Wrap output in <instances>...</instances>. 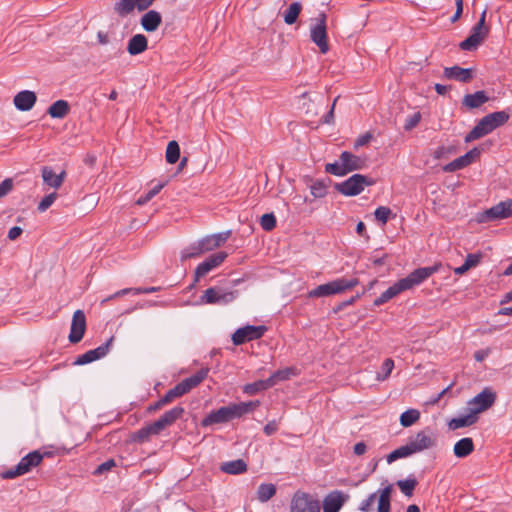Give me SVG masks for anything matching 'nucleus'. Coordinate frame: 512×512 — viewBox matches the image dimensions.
<instances>
[{
    "label": "nucleus",
    "mask_w": 512,
    "mask_h": 512,
    "mask_svg": "<svg viewBox=\"0 0 512 512\" xmlns=\"http://www.w3.org/2000/svg\"><path fill=\"white\" fill-rule=\"evenodd\" d=\"M438 265L429 267H420L413 270L408 276L395 282L392 286L386 289L379 297L374 300V306H381L396 297L400 293L410 290L415 286L420 285L430 276L438 271Z\"/></svg>",
    "instance_id": "obj_1"
},
{
    "label": "nucleus",
    "mask_w": 512,
    "mask_h": 512,
    "mask_svg": "<svg viewBox=\"0 0 512 512\" xmlns=\"http://www.w3.org/2000/svg\"><path fill=\"white\" fill-rule=\"evenodd\" d=\"M259 405V401L231 403L219 409L212 410L202 419V426L208 427L216 424L228 423L234 419L252 412Z\"/></svg>",
    "instance_id": "obj_2"
},
{
    "label": "nucleus",
    "mask_w": 512,
    "mask_h": 512,
    "mask_svg": "<svg viewBox=\"0 0 512 512\" xmlns=\"http://www.w3.org/2000/svg\"><path fill=\"white\" fill-rule=\"evenodd\" d=\"M509 119V114L505 111H497L487 114L475 125V127L465 136V142L477 140L496 128L504 125Z\"/></svg>",
    "instance_id": "obj_3"
},
{
    "label": "nucleus",
    "mask_w": 512,
    "mask_h": 512,
    "mask_svg": "<svg viewBox=\"0 0 512 512\" xmlns=\"http://www.w3.org/2000/svg\"><path fill=\"white\" fill-rule=\"evenodd\" d=\"M364 165L365 161L359 156L348 151H343L337 161L325 165V172L341 177L352 171L362 169Z\"/></svg>",
    "instance_id": "obj_4"
},
{
    "label": "nucleus",
    "mask_w": 512,
    "mask_h": 512,
    "mask_svg": "<svg viewBox=\"0 0 512 512\" xmlns=\"http://www.w3.org/2000/svg\"><path fill=\"white\" fill-rule=\"evenodd\" d=\"M53 455V451H45L44 454H40L38 450H33L24 456L15 468L0 473V478L14 479L18 476L24 475L28 473L33 467L38 466L41 463L43 457H51Z\"/></svg>",
    "instance_id": "obj_5"
},
{
    "label": "nucleus",
    "mask_w": 512,
    "mask_h": 512,
    "mask_svg": "<svg viewBox=\"0 0 512 512\" xmlns=\"http://www.w3.org/2000/svg\"><path fill=\"white\" fill-rule=\"evenodd\" d=\"M376 181L367 175L353 174L343 182L336 183L334 188L344 196L352 197L359 195L365 187L372 186Z\"/></svg>",
    "instance_id": "obj_6"
},
{
    "label": "nucleus",
    "mask_w": 512,
    "mask_h": 512,
    "mask_svg": "<svg viewBox=\"0 0 512 512\" xmlns=\"http://www.w3.org/2000/svg\"><path fill=\"white\" fill-rule=\"evenodd\" d=\"M357 284L358 280L356 278H339L331 282L317 286L316 288L310 290L307 296L309 298L327 297L342 293L345 290L352 289Z\"/></svg>",
    "instance_id": "obj_7"
},
{
    "label": "nucleus",
    "mask_w": 512,
    "mask_h": 512,
    "mask_svg": "<svg viewBox=\"0 0 512 512\" xmlns=\"http://www.w3.org/2000/svg\"><path fill=\"white\" fill-rule=\"evenodd\" d=\"M238 296V291L227 290L221 286H214L206 289L199 298V304L205 305H227L233 302Z\"/></svg>",
    "instance_id": "obj_8"
},
{
    "label": "nucleus",
    "mask_w": 512,
    "mask_h": 512,
    "mask_svg": "<svg viewBox=\"0 0 512 512\" xmlns=\"http://www.w3.org/2000/svg\"><path fill=\"white\" fill-rule=\"evenodd\" d=\"M310 38L312 42L319 48L322 54H326L329 51V45L327 41V29H326V15L320 13L310 27Z\"/></svg>",
    "instance_id": "obj_9"
},
{
    "label": "nucleus",
    "mask_w": 512,
    "mask_h": 512,
    "mask_svg": "<svg viewBox=\"0 0 512 512\" xmlns=\"http://www.w3.org/2000/svg\"><path fill=\"white\" fill-rule=\"evenodd\" d=\"M512 217V199L501 201L479 214L478 221L490 222Z\"/></svg>",
    "instance_id": "obj_10"
},
{
    "label": "nucleus",
    "mask_w": 512,
    "mask_h": 512,
    "mask_svg": "<svg viewBox=\"0 0 512 512\" xmlns=\"http://www.w3.org/2000/svg\"><path fill=\"white\" fill-rule=\"evenodd\" d=\"M291 512H320V504L310 494L297 491L291 500Z\"/></svg>",
    "instance_id": "obj_11"
},
{
    "label": "nucleus",
    "mask_w": 512,
    "mask_h": 512,
    "mask_svg": "<svg viewBox=\"0 0 512 512\" xmlns=\"http://www.w3.org/2000/svg\"><path fill=\"white\" fill-rule=\"evenodd\" d=\"M495 400L496 394L490 388H485L468 401L467 411H472L478 416L480 412L489 409L494 404Z\"/></svg>",
    "instance_id": "obj_12"
},
{
    "label": "nucleus",
    "mask_w": 512,
    "mask_h": 512,
    "mask_svg": "<svg viewBox=\"0 0 512 512\" xmlns=\"http://www.w3.org/2000/svg\"><path fill=\"white\" fill-rule=\"evenodd\" d=\"M228 254L224 251L216 252L209 257H207L203 262L198 264L194 273V281L191 285V288L195 286V284L199 281L201 277H204L213 269L219 267L224 260L227 258Z\"/></svg>",
    "instance_id": "obj_13"
},
{
    "label": "nucleus",
    "mask_w": 512,
    "mask_h": 512,
    "mask_svg": "<svg viewBox=\"0 0 512 512\" xmlns=\"http://www.w3.org/2000/svg\"><path fill=\"white\" fill-rule=\"evenodd\" d=\"M266 331H267V327L264 325H260V326L247 325V326L238 328L232 335L233 344L241 345L248 341L260 339L265 334Z\"/></svg>",
    "instance_id": "obj_14"
},
{
    "label": "nucleus",
    "mask_w": 512,
    "mask_h": 512,
    "mask_svg": "<svg viewBox=\"0 0 512 512\" xmlns=\"http://www.w3.org/2000/svg\"><path fill=\"white\" fill-rule=\"evenodd\" d=\"M155 0H118L114 4V11L120 17H126L137 9L139 12L146 11L153 5Z\"/></svg>",
    "instance_id": "obj_15"
},
{
    "label": "nucleus",
    "mask_w": 512,
    "mask_h": 512,
    "mask_svg": "<svg viewBox=\"0 0 512 512\" xmlns=\"http://www.w3.org/2000/svg\"><path fill=\"white\" fill-rule=\"evenodd\" d=\"M488 33V27H481L475 24L470 31V35L459 44L460 49L463 51H475L485 40Z\"/></svg>",
    "instance_id": "obj_16"
},
{
    "label": "nucleus",
    "mask_w": 512,
    "mask_h": 512,
    "mask_svg": "<svg viewBox=\"0 0 512 512\" xmlns=\"http://www.w3.org/2000/svg\"><path fill=\"white\" fill-rule=\"evenodd\" d=\"M114 340V337H110L105 343L101 344L95 349H91L83 353L82 355H79L76 360L74 361L75 365H86L93 361L99 360L103 357H105L109 350L110 346Z\"/></svg>",
    "instance_id": "obj_17"
},
{
    "label": "nucleus",
    "mask_w": 512,
    "mask_h": 512,
    "mask_svg": "<svg viewBox=\"0 0 512 512\" xmlns=\"http://www.w3.org/2000/svg\"><path fill=\"white\" fill-rule=\"evenodd\" d=\"M86 329V317L82 310H76L73 314L69 341L71 343H78L82 340Z\"/></svg>",
    "instance_id": "obj_18"
},
{
    "label": "nucleus",
    "mask_w": 512,
    "mask_h": 512,
    "mask_svg": "<svg viewBox=\"0 0 512 512\" xmlns=\"http://www.w3.org/2000/svg\"><path fill=\"white\" fill-rule=\"evenodd\" d=\"M480 155V150L478 148H473L470 151H468L463 156L458 157L457 159L453 160L452 162L448 163L444 166V171L446 172H454L457 170H460L469 164L472 163V161L477 158Z\"/></svg>",
    "instance_id": "obj_19"
},
{
    "label": "nucleus",
    "mask_w": 512,
    "mask_h": 512,
    "mask_svg": "<svg viewBox=\"0 0 512 512\" xmlns=\"http://www.w3.org/2000/svg\"><path fill=\"white\" fill-rule=\"evenodd\" d=\"M37 97L33 91L23 90L14 96L15 107L20 111H29L36 103Z\"/></svg>",
    "instance_id": "obj_20"
},
{
    "label": "nucleus",
    "mask_w": 512,
    "mask_h": 512,
    "mask_svg": "<svg viewBox=\"0 0 512 512\" xmlns=\"http://www.w3.org/2000/svg\"><path fill=\"white\" fill-rule=\"evenodd\" d=\"M437 445L435 435L427 430L419 432L410 444L401 446L400 448H430Z\"/></svg>",
    "instance_id": "obj_21"
},
{
    "label": "nucleus",
    "mask_w": 512,
    "mask_h": 512,
    "mask_svg": "<svg viewBox=\"0 0 512 512\" xmlns=\"http://www.w3.org/2000/svg\"><path fill=\"white\" fill-rule=\"evenodd\" d=\"M162 23V16L156 10H149L140 19V24L146 32L156 31Z\"/></svg>",
    "instance_id": "obj_22"
},
{
    "label": "nucleus",
    "mask_w": 512,
    "mask_h": 512,
    "mask_svg": "<svg viewBox=\"0 0 512 512\" xmlns=\"http://www.w3.org/2000/svg\"><path fill=\"white\" fill-rule=\"evenodd\" d=\"M444 76L448 79L457 80L462 83L469 82L472 77V69L470 68H461L459 66L446 67L444 69Z\"/></svg>",
    "instance_id": "obj_23"
},
{
    "label": "nucleus",
    "mask_w": 512,
    "mask_h": 512,
    "mask_svg": "<svg viewBox=\"0 0 512 512\" xmlns=\"http://www.w3.org/2000/svg\"><path fill=\"white\" fill-rule=\"evenodd\" d=\"M147 48L148 40L143 34H136L132 36L127 44V52L132 56L143 53Z\"/></svg>",
    "instance_id": "obj_24"
},
{
    "label": "nucleus",
    "mask_w": 512,
    "mask_h": 512,
    "mask_svg": "<svg viewBox=\"0 0 512 512\" xmlns=\"http://www.w3.org/2000/svg\"><path fill=\"white\" fill-rule=\"evenodd\" d=\"M66 173L65 171H62L59 174H56L54 170L49 166H44L42 168V178L45 184L52 188H59L64 179H65Z\"/></svg>",
    "instance_id": "obj_25"
},
{
    "label": "nucleus",
    "mask_w": 512,
    "mask_h": 512,
    "mask_svg": "<svg viewBox=\"0 0 512 512\" xmlns=\"http://www.w3.org/2000/svg\"><path fill=\"white\" fill-rule=\"evenodd\" d=\"M345 502V498L341 492L335 491L330 493L323 501L324 512H338Z\"/></svg>",
    "instance_id": "obj_26"
},
{
    "label": "nucleus",
    "mask_w": 512,
    "mask_h": 512,
    "mask_svg": "<svg viewBox=\"0 0 512 512\" xmlns=\"http://www.w3.org/2000/svg\"><path fill=\"white\" fill-rule=\"evenodd\" d=\"M221 472L229 475H239L247 471V463L243 459L222 462L219 466Z\"/></svg>",
    "instance_id": "obj_27"
},
{
    "label": "nucleus",
    "mask_w": 512,
    "mask_h": 512,
    "mask_svg": "<svg viewBox=\"0 0 512 512\" xmlns=\"http://www.w3.org/2000/svg\"><path fill=\"white\" fill-rule=\"evenodd\" d=\"M208 375V369L202 368L197 371L192 376L182 380L179 385L183 389V392L186 394L191 389L197 387Z\"/></svg>",
    "instance_id": "obj_28"
},
{
    "label": "nucleus",
    "mask_w": 512,
    "mask_h": 512,
    "mask_svg": "<svg viewBox=\"0 0 512 512\" xmlns=\"http://www.w3.org/2000/svg\"><path fill=\"white\" fill-rule=\"evenodd\" d=\"M488 100L489 97L487 96L486 92L481 90L472 94L465 95L462 103L469 109H475L482 106Z\"/></svg>",
    "instance_id": "obj_29"
},
{
    "label": "nucleus",
    "mask_w": 512,
    "mask_h": 512,
    "mask_svg": "<svg viewBox=\"0 0 512 512\" xmlns=\"http://www.w3.org/2000/svg\"><path fill=\"white\" fill-rule=\"evenodd\" d=\"M478 419L472 411H468L467 414L459 415L453 419H451L448 423V426L451 430H457L459 428L468 427L474 424Z\"/></svg>",
    "instance_id": "obj_30"
},
{
    "label": "nucleus",
    "mask_w": 512,
    "mask_h": 512,
    "mask_svg": "<svg viewBox=\"0 0 512 512\" xmlns=\"http://www.w3.org/2000/svg\"><path fill=\"white\" fill-rule=\"evenodd\" d=\"M167 426L164 425L163 421L158 418L156 421L146 425L145 427L141 428L137 433L136 436L138 439L143 440L151 435H158L161 433Z\"/></svg>",
    "instance_id": "obj_31"
},
{
    "label": "nucleus",
    "mask_w": 512,
    "mask_h": 512,
    "mask_svg": "<svg viewBox=\"0 0 512 512\" xmlns=\"http://www.w3.org/2000/svg\"><path fill=\"white\" fill-rule=\"evenodd\" d=\"M68 112L69 104L65 100H57L48 108V114L52 118H64L68 114Z\"/></svg>",
    "instance_id": "obj_32"
},
{
    "label": "nucleus",
    "mask_w": 512,
    "mask_h": 512,
    "mask_svg": "<svg viewBox=\"0 0 512 512\" xmlns=\"http://www.w3.org/2000/svg\"><path fill=\"white\" fill-rule=\"evenodd\" d=\"M292 375H295V370L293 368H285L275 371L271 374L269 378H267L268 386L273 387L277 383L288 380Z\"/></svg>",
    "instance_id": "obj_33"
},
{
    "label": "nucleus",
    "mask_w": 512,
    "mask_h": 512,
    "mask_svg": "<svg viewBox=\"0 0 512 512\" xmlns=\"http://www.w3.org/2000/svg\"><path fill=\"white\" fill-rule=\"evenodd\" d=\"M392 493V486L388 485L384 489L380 491L379 499H378V509L377 512H390L391 504L390 498Z\"/></svg>",
    "instance_id": "obj_34"
},
{
    "label": "nucleus",
    "mask_w": 512,
    "mask_h": 512,
    "mask_svg": "<svg viewBox=\"0 0 512 512\" xmlns=\"http://www.w3.org/2000/svg\"><path fill=\"white\" fill-rule=\"evenodd\" d=\"M330 183V179L326 180H315L310 185V192L315 198H323L327 194V189Z\"/></svg>",
    "instance_id": "obj_35"
},
{
    "label": "nucleus",
    "mask_w": 512,
    "mask_h": 512,
    "mask_svg": "<svg viewBox=\"0 0 512 512\" xmlns=\"http://www.w3.org/2000/svg\"><path fill=\"white\" fill-rule=\"evenodd\" d=\"M184 413V408L181 406H175L169 411L165 412L160 419L163 421L164 425L167 427L172 425L176 420H178Z\"/></svg>",
    "instance_id": "obj_36"
},
{
    "label": "nucleus",
    "mask_w": 512,
    "mask_h": 512,
    "mask_svg": "<svg viewBox=\"0 0 512 512\" xmlns=\"http://www.w3.org/2000/svg\"><path fill=\"white\" fill-rule=\"evenodd\" d=\"M276 494L274 484H260L257 489V498L260 502H267Z\"/></svg>",
    "instance_id": "obj_37"
},
{
    "label": "nucleus",
    "mask_w": 512,
    "mask_h": 512,
    "mask_svg": "<svg viewBox=\"0 0 512 512\" xmlns=\"http://www.w3.org/2000/svg\"><path fill=\"white\" fill-rule=\"evenodd\" d=\"M301 4L299 2H293L290 4L288 9L284 14V22L288 25H292L296 22L300 12H301Z\"/></svg>",
    "instance_id": "obj_38"
},
{
    "label": "nucleus",
    "mask_w": 512,
    "mask_h": 512,
    "mask_svg": "<svg viewBox=\"0 0 512 512\" xmlns=\"http://www.w3.org/2000/svg\"><path fill=\"white\" fill-rule=\"evenodd\" d=\"M202 253L198 242H193L189 246L185 247L180 254V260L185 262L188 259L199 257Z\"/></svg>",
    "instance_id": "obj_39"
},
{
    "label": "nucleus",
    "mask_w": 512,
    "mask_h": 512,
    "mask_svg": "<svg viewBox=\"0 0 512 512\" xmlns=\"http://www.w3.org/2000/svg\"><path fill=\"white\" fill-rule=\"evenodd\" d=\"M267 379L258 380L253 383H248L243 386V392L248 395H255L261 391L269 389Z\"/></svg>",
    "instance_id": "obj_40"
},
{
    "label": "nucleus",
    "mask_w": 512,
    "mask_h": 512,
    "mask_svg": "<svg viewBox=\"0 0 512 512\" xmlns=\"http://www.w3.org/2000/svg\"><path fill=\"white\" fill-rule=\"evenodd\" d=\"M420 418V412L417 409H408L400 416V424L403 427H410Z\"/></svg>",
    "instance_id": "obj_41"
},
{
    "label": "nucleus",
    "mask_w": 512,
    "mask_h": 512,
    "mask_svg": "<svg viewBox=\"0 0 512 512\" xmlns=\"http://www.w3.org/2000/svg\"><path fill=\"white\" fill-rule=\"evenodd\" d=\"M180 157V147L179 144L172 140L168 143L166 148V161L169 164H174L179 160Z\"/></svg>",
    "instance_id": "obj_42"
},
{
    "label": "nucleus",
    "mask_w": 512,
    "mask_h": 512,
    "mask_svg": "<svg viewBox=\"0 0 512 512\" xmlns=\"http://www.w3.org/2000/svg\"><path fill=\"white\" fill-rule=\"evenodd\" d=\"M418 482L415 478L409 477L405 480H399L397 481V486L401 490V492L408 497H411L413 494V491L415 487L417 486Z\"/></svg>",
    "instance_id": "obj_43"
},
{
    "label": "nucleus",
    "mask_w": 512,
    "mask_h": 512,
    "mask_svg": "<svg viewBox=\"0 0 512 512\" xmlns=\"http://www.w3.org/2000/svg\"><path fill=\"white\" fill-rule=\"evenodd\" d=\"M185 393L179 383L172 389L168 390L163 397L160 398V404H168L174 399L183 396Z\"/></svg>",
    "instance_id": "obj_44"
},
{
    "label": "nucleus",
    "mask_w": 512,
    "mask_h": 512,
    "mask_svg": "<svg viewBox=\"0 0 512 512\" xmlns=\"http://www.w3.org/2000/svg\"><path fill=\"white\" fill-rule=\"evenodd\" d=\"M393 368H394V361L390 358H387L381 366V372L377 373L376 379L378 381H384L385 379H387L390 376Z\"/></svg>",
    "instance_id": "obj_45"
},
{
    "label": "nucleus",
    "mask_w": 512,
    "mask_h": 512,
    "mask_svg": "<svg viewBox=\"0 0 512 512\" xmlns=\"http://www.w3.org/2000/svg\"><path fill=\"white\" fill-rule=\"evenodd\" d=\"M164 187V184L160 183V184H157L155 187H153L152 189H150L147 193L141 195L136 203L138 205H144L146 204L147 202H149L152 198H154L160 191L161 189Z\"/></svg>",
    "instance_id": "obj_46"
},
{
    "label": "nucleus",
    "mask_w": 512,
    "mask_h": 512,
    "mask_svg": "<svg viewBox=\"0 0 512 512\" xmlns=\"http://www.w3.org/2000/svg\"><path fill=\"white\" fill-rule=\"evenodd\" d=\"M260 225L263 230L271 231L276 227V217L273 213H267L262 215L260 219Z\"/></svg>",
    "instance_id": "obj_47"
},
{
    "label": "nucleus",
    "mask_w": 512,
    "mask_h": 512,
    "mask_svg": "<svg viewBox=\"0 0 512 512\" xmlns=\"http://www.w3.org/2000/svg\"><path fill=\"white\" fill-rule=\"evenodd\" d=\"M391 213L392 211L390 208L385 206H379L378 208H376L374 215L378 221H380L382 224H386Z\"/></svg>",
    "instance_id": "obj_48"
},
{
    "label": "nucleus",
    "mask_w": 512,
    "mask_h": 512,
    "mask_svg": "<svg viewBox=\"0 0 512 512\" xmlns=\"http://www.w3.org/2000/svg\"><path fill=\"white\" fill-rule=\"evenodd\" d=\"M56 198V192L46 195L38 204L37 209L39 210V212H45L54 203Z\"/></svg>",
    "instance_id": "obj_49"
},
{
    "label": "nucleus",
    "mask_w": 512,
    "mask_h": 512,
    "mask_svg": "<svg viewBox=\"0 0 512 512\" xmlns=\"http://www.w3.org/2000/svg\"><path fill=\"white\" fill-rule=\"evenodd\" d=\"M417 450H393L388 456H387V462L390 464L397 459L405 458L413 453H415Z\"/></svg>",
    "instance_id": "obj_50"
},
{
    "label": "nucleus",
    "mask_w": 512,
    "mask_h": 512,
    "mask_svg": "<svg viewBox=\"0 0 512 512\" xmlns=\"http://www.w3.org/2000/svg\"><path fill=\"white\" fill-rule=\"evenodd\" d=\"M197 242L200 246V249L202 250V253L212 251L216 248L215 244H214V240L212 239L211 235H208V236L198 240Z\"/></svg>",
    "instance_id": "obj_51"
},
{
    "label": "nucleus",
    "mask_w": 512,
    "mask_h": 512,
    "mask_svg": "<svg viewBox=\"0 0 512 512\" xmlns=\"http://www.w3.org/2000/svg\"><path fill=\"white\" fill-rule=\"evenodd\" d=\"M116 466V463L113 459H109L102 464H100L93 472L94 475H102L108 471H110L113 467Z\"/></svg>",
    "instance_id": "obj_52"
},
{
    "label": "nucleus",
    "mask_w": 512,
    "mask_h": 512,
    "mask_svg": "<svg viewBox=\"0 0 512 512\" xmlns=\"http://www.w3.org/2000/svg\"><path fill=\"white\" fill-rule=\"evenodd\" d=\"M421 120V114L419 112L414 113L413 115L409 116L404 124V129L406 131L412 130L414 127L418 125V123Z\"/></svg>",
    "instance_id": "obj_53"
},
{
    "label": "nucleus",
    "mask_w": 512,
    "mask_h": 512,
    "mask_svg": "<svg viewBox=\"0 0 512 512\" xmlns=\"http://www.w3.org/2000/svg\"><path fill=\"white\" fill-rule=\"evenodd\" d=\"M156 291V288L154 287H151V288H145V289H142V288H135V289H132V288H125V289H122L118 292L115 293L116 296H121V295H125V294H128L130 292H133L134 294H147V293H151V292H154Z\"/></svg>",
    "instance_id": "obj_54"
},
{
    "label": "nucleus",
    "mask_w": 512,
    "mask_h": 512,
    "mask_svg": "<svg viewBox=\"0 0 512 512\" xmlns=\"http://www.w3.org/2000/svg\"><path fill=\"white\" fill-rule=\"evenodd\" d=\"M231 231H224L217 234H213L212 239L214 240L215 247H220L223 243H225L230 237Z\"/></svg>",
    "instance_id": "obj_55"
},
{
    "label": "nucleus",
    "mask_w": 512,
    "mask_h": 512,
    "mask_svg": "<svg viewBox=\"0 0 512 512\" xmlns=\"http://www.w3.org/2000/svg\"><path fill=\"white\" fill-rule=\"evenodd\" d=\"M13 189V180L7 178L0 183V198L9 194Z\"/></svg>",
    "instance_id": "obj_56"
},
{
    "label": "nucleus",
    "mask_w": 512,
    "mask_h": 512,
    "mask_svg": "<svg viewBox=\"0 0 512 512\" xmlns=\"http://www.w3.org/2000/svg\"><path fill=\"white\" fill-rule=\"evenodd\" d=\"M480 260H481V255L470 253L466 256L464 264L470 269L472 267L477 266L479 264Z\"/></svg>",
    "instance_id": "obj_57"
},
{
    "label": "nucleus",
    "mask_w": 512,
    "mask_h": 512,
    "mask_svg": "<svg viewBox=\"0 0 512 512\" xmlns=\"http://www.w3.org/2000/svg\"><path fill=\"white\" fill-rule=\"evenodd\" d=\"M376 493L370 494L360 505V510L363 512H369L371 509V506L374 504L376 500Z\"/></svg>",
    "instance_id": "obj_58"
},
{
    "label": "nucleus",
    "mask_w": 512,
    "mask_h": 512,
    "mask_svg": "<svg viewBox=\"0 0 512 512\" xmlns=\"http://www.w3.org/2000/svg\"><path fill=\"white\" fill-rule=\"evenodd\" d=\"M453 149L451 147L439 146L433 153L435 159L445 158L448 154L452 153Z\"/></svg>",
    "instance_id": "obj_59"
},
{
    "label": "nucleus",
    "mask_w": 512,
    "mask_h": 512,
    "mask_svg": "<svg viewBox=\"0 0 512 512\" xmlns=\"http://www.w3.org/2000/svg\"><path fill=\"white\" fill-rule=\"evenodd\" d=\"M453 448H473V440L471 438H462L454 444Z\"/></svg>",
    "instance_id": "obj_60"
},
{
    "label": "nucleus",
    "mask_w": 512,
    "mask_h": 512,
    "mask_svg": "<svg viewBox=\"0 0 512 512\" xmlns=\"http://www.w3.org/2000/svg\"><path fill=\"white\" fill-rule=\"evenodd\" d=\"M22 232L23 230L21 227L14 226L8 231V238L12 241L16 240L22 234Z\"/></svg>",
    "instance_id": "obj_61"
},
{
    "label": "nucleus",
    "mask_w": 512,
    "mask_h": 512,
    "mask_svg": "<svg viewBox=\"0 0 512 512\" xmlns=\"http://www.w3.org/2000/svg\"><path fill=\"white\" fill-rule=\"evenodd\" d=\"M455 4H456V11L450 19L452 23H455L456 21H458V19L461 17V15L463 13V3H461L460 1H456Z\"/></svg>",
    "instance_id": "obj_62"
},
{
    "label": "nucleus",
    "mask_w": 512,
    "mask_h": 512,
    "mask_svg": "<svg viewBox=\"0 0 512 512\" xmlns=\"http://www.w3.org/2000/svg\"><path fill=\"white\" fill-rule=\"evenodd\" d=\"M489 353V349L478 350L474 353V358L476 361L482 362L484 359L488 357Z\"/></svg>",
    "instance_id": "obj_63"
},
{
    "label": "nucleus",
    "mask_w": 512,
    "mask_h": 512,
    "mask_svg": "<svg viewBox=\"0 0 512 512\" xmlns=\"http://www.w3.org/2000/svg\"><path fill=\"white\" fill-rule=\"evenodd\" d=\"M277 429H278V425H277L276 421H271L265 425L264 432L266 433V435L269 436V435H272L273 433H275Z\"/></svg>",
    "instance_id": "obj_64"
}]
</instances>
